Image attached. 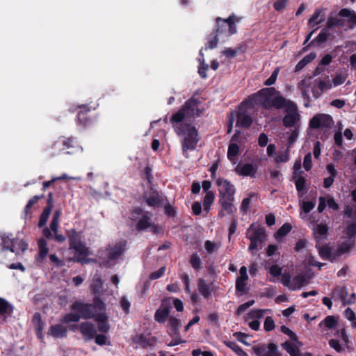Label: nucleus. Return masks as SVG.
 Instances as JSON below:
<instances>
[{
    "label": "nucleus",
    "mask_w": 356,
    "mask_h": 356,
    "mask_svg": "<svg viewBox=\"0 0 356 356\" xmlns=\"http://www.w3.org/2000/svg\"><path fill=\"white\" fill-rule=\"evenodd\" d=\"M339 15L342 17H348V28L353 29L356 26V13L348 8H342L339 12Z\"/></svg>",
    "instance_id": "obj_27"
},
{
    "label": "nucleus",
    "mask_w": 356,
    "mask_h": 356,
    "mask_svg": "<svg viewBox=\"0 0 356 356\" xmlns=\"http://www.w3.org/2000/svg\"><path fill=\"white\" fill-rule=\"evenodd\" d=\"M304 172H294L293 179L294 181L296 190L298 192H302L306 191V179L303 176Z\"/></svg>",
    "instance_id": "obj_26"
},
{
    "label": "nucleus",
    "mask_w": 356,
    "mask_h": 356,
    "mask_svg": "<svg viewBox=\"0 0 356 356\" xmlns=\"http://www.w3.org/2000/svg\"><path fill=\"white\" fill-rule=\"evenodd\" d=\"M232 350H234L238 356H248V354L243 350V349L234 342L226 343Z\"/></svg>",
    "instance_id": "obj_49"
},
{
    "label": "nucleus",
    "mask_w": 356,
    "mask_h": 356,
    "mask_svg": "<svg viewBox=\"0 0 356 356\" xmlns=\"http://www.w3.org/2000/svg\"><path fill=\"white\" fill-rule=\"evenodd\" d=\"M289 159V147L282 153H280L275 157V161L277 163H286Z\"/></svg>",
    "instance_id": "obj_51"
},
{
    "label": "nucleus",
    "mask_w": 356,
    "mask_h": 356,
    "mask_svg": "<svg viewBox=\"0 0 356 356\" xmlns=\"http://www.w3.org/2000/svg\"><path fill=\"white\" fill-rule=\"evenodd\" d=\"M316 248L318 249V254L323 259H328L330 261H336L337 259H334L335 252L334 250H332L328 246L321 245V243L316 244Z\"/></svg>",
    "instance_id": "obj_22"
},
{
    "label": "nucleus",
    "mask_w": 356,
    "mask_h": 356,
    "mask_svg": "<svg viewBox=\"0 0 356 356\" xmlns=\"http://www.w3.org/2000/svg\"><path fill=\"white\" fill-rule=\"evenodd\" d=\"M125 245V242L122 241L108 245L105 250H99L95 262H97L101 266L111 267L113 266L116 260L124 253Z\"/></svg>",
    "instance_id": "obj_4"
},
{
    "label": "nucleus",
    "mask_w": 356,
    "mask_h": 356,
    "mask_svg": "<svg viewBox=\"0 0 356 356\" xmlns=\"http://www.w3.org/2000/svg\"><path fill=\"white\" fill-rule=\"evenodd\" d=\"M106 289L104 286L102 278L96 275L90 284V293L94 296L93 302L90 304V318H94L101 331L106 332L109 328L108 316L106 314V306L102 296Z\"/></svg>",
    "instance_id": "obj_1"
},
{
    "label": "nucleus",
    "mask_w": 356,
    "mask_h": 356,
    "mask_svg": "<svg viewBox=\"0 0 356 356\" xmlns=\"http://www.w3.org/2000/svg\"><path fill=\"white\" fill-rule=\"evenodd\" d=\"M305 284V278L304 276L298 275L294 277L291 280V283L290 285V290L295 291L300 289L302 286Z\"/></svg>",
    "instance_id": "obj_35"
},
{
    "label": "nucleus",
    "mask_w": 356,
    "mask_h": 356,
    "mask_svg": "<svg viewBox=\"0 0 356 356\" xmlns=\"http://www.w3.org/2000/svg\"><path fill=\"white\" fill-rule=\"evenodd\" d=\"M316 56V53L311 52L301 59L296 65L295 72L301 71L307 64L311 63Z\"/></svg>",
    "instance_id": "obj_31"
},
{
    "label": "nucleus",
    "mask_w": 356,
    "mask_h": 356,
    "mask_svg": "<svg viewBox=\"0 0 356 356\" xmlns=\"http://www.w3.org/2000/svg\"><path fill=\"white\" fill-rule=\"evenodd\" d=\"M220 247V243H215L211 241H206L204 243V248L207 252L209 254L216 252Z\"/></svg>",
    "instance_id": "obj_44"
},
{
    "label": "nucleus",
    "mask_w": 356,
    "mask_h": 356,
    "mask_svg": "<svg viewBox=\"0 0 356 356\" xmlns=\"http://www.w3.org/2000/svg\"><path fill=\"white\" fill-rule=\"evenodd\" d=\"M270 309H254L248 313V318L257 320L262 318L266 312H270Z\"/></svg>",
    "instance_id": "obj_42"
},
{
    "label": "nucleus",
    "mask_w": 356,
    "mask_h": 356,
    "mask_svg": "<svg viewBox=\"0 0 356 356\" xmlns=\"http://www.w3.org/2000/svg\"><path fill=\"white\" fill-rule=\"evenodd\" d=\"M216 185L220 194V200H234L235 187L227 179L218 178L216 180Z\"/></svg>",
    "instance_id": "obj_12"
},
{
    "label": "nucleus",
    "mask_w": 356,
    "mask_h": 356,
    "mask_svg": "<svg viewBox=\"0 0 356 356\" xmlns=\"http://www.w3.org/2000/svg\"><path fill=\"white\" fill-rule=\"evenodd\" d=\"M252 349L257 356H282L277 345L274 343L255 346Z\"/></svg>",
    "instance_id": "obj_15"
},
{
    "label": "nucleus",
    "mask_w": 356,
    "mask_h": 356,
    "mask_svg": "<svg viewBox=\"0 0 356 356\" xmlns=\"http://www.w3.org/2000/svg\"><path fill=\"white\" fill-rule=\"evenodd\" d=\"M38 253L35 257V262L37 264H40L45 257L47 256L49 252V248L47 246V243L45 239L40 238L38 241Z\"/></svg>",
    "instance_id": "obj_21"
},
{
    "label": "nucleus",
    "mask_w": 356,
    "mask_h": 356,
    "mask_svg": "<svg viewBox=\"0 0 356 356\" xmlns=\"http://www.w3.org/2000/svg\"><path fill=\"white\" fill-rule=\"evenodd\" d=\"M280 330L282 333L287 334L292 341H296V338L298 337L292 330H291L286 326H285V325L281 326Z\"/></svg>",
    "instance_id": "obj_60"
},
{
    "label": "nucleus",
    "mask_w": 356,
    "mask_h": 356,
    "mask_svg": "<svg viewBox=\"0 0 356 356\" xmlns=\"http://www.w3.org/2000/svg\"><path fill=\"white\" fill-rule=\"evenodd\" d=\"M345 234L347 235L346 238H353L356 235V223L352 222L348 225L345 230Z\"/></svg>",
    "instance_id": "obj_52"
},
{
    "label": "nucleus",
    "mask_w": 356,
    "mask_h": 356,
    "mask_svg": "<svg viewBox=\"0 0 356 356\" xmlns=\"http://www.w3.org/2000/svg\"><path fill=\"white\" fill-rule=\"evenodd\" d=\"M313 235L316 243H321L327 236L328 227L324 224H318L312 228Z\"/></svg>",
    "instance_id": "obj_20"
},
{
    "label": "nucleus",
    "mask_w": 356,
    "mask_h": 356,
    "mask_svg": "<svg viewBox=\"0 0 356 356\" xmlns=\"http://www.w3.org/2000/svg\"><path fill=\"white\" fill-rule=\"evenodd\" d=\"M298 136V127H296L291 133L290 136L288 138V144L289 145H292L296 140H297Z\"/></svg>",
    "instance_id": "obj_63"
},
{
    "label": "nucleus",
    "mask_w": 356,
    "mask_h": 356,
    "mask_svg": "<svg viewBox=\"0 0 356 356\" xmlns=\"http://www.w3.org/2000/svg\"><path fill=\"white\" fill-rule=\"evenodd\" d=\"M236 170L241 175L250 176L252 177H254L257 172V168L250 163L238 165L236 168Z\"/></svg>",
    "instance_id": "obj_29"
},
{
    "label": "nucleus",
    "mask_w": 356,
    "mask_h": 356,
    "mask_svg": "<svg viewBox=\"0 0 356 356\" xmlns=\"http://www.w3.org/2000/svg\"><path fill=\"white\" fill-rule=\"evenodd\" d=\"M168 325L170 326L176 333L178 328L181 326V322L179 320L175 317H170L169 319Z\"/></svg>",
    "instance_id": "obj_62"
},
{
    "label": "nucleus",
    "mask_w": 356,
    "mask_h": 356,
    "mask_svg": "<svg viewBox=\"0 0 356 356\" xmlns=\"http://www.w3.org/2000/svg\"><path fill=\"white\" fill-rule=\"evenodd\" d=\"M252 107L248 105H243V102L238 108V111L236 114V126L248 129L251 127L253 122L252 118L250 113L245 108H251Z\"/></svg>",
    "instance_id": "obj_13"
},
{
    "label": "nucleus",
    "mask_w": 356,
    "mask_h": 356,
    "mask_svg": "<svg viewBox=\"0 0 356 356\" xmlns=\"http://www.w3.org/2000/svg\"><path fill=\"white\" fill-rule=\"evenodd\" d=\"M287 114L282 119L283 125L286 127H292L295 126L297 122L300 120V115L298 112V108L295 110H286Z\"/></svg>",
    "instance_id": "obj_19"
},
{
    "label": "nucleus",
    "mask_w": 356,
    "mask_h": 356,
    "mask_svg": "<svg viewBox=\"0 0 356 356\" xmlns=\"http://www.w3.org/2000/svg\"><path fill=\"white\" fill-rule=\"evenodd\" d=\"M338 317L327 316L319 323V326L324 325L327 329H333L337 326Z\"/></svg>",
    "instance_id": "obj_36"
},
{
    "label": "nucleus",
    "mask_w": 356,
    "mask_h": 356,
    "mask_svg": "<svg viewBox=\"0 0 356 356\" xmlns=\"http://www.w3.org/2000/svg\"><path fill=\"white\" fill-rule=\"evenodd\" d=\"M246 236L250 241L248 249L253 254L254 250L261 248V244L266 238L264 228L259 225L252 224L247 230Z\"/></svg>",
    "instance_id": "obj_9"
},
{
    "label": "nucleus",
    "mask_w": 356,
    "mask_h": 356,
    "mask_svg": "<svg viewBox=\"0 0 356 356\" xmlns=\"http://www.w3.org/2000/svg\"><path fill=\"white\" fill-rule=\"evenodd\" d=\"M131 218L136 222V227L138 231L150 229L154 233H158L161 230V227L152 222L150 214L140 209H134L131 212Z\"/></svg>",
    "instance_id": "obj_8"
},
{
    "label": "nucleus",
    "mask_w": 356,
    "mask_h": 356,
    "mask_svg": "<svg viewBox=\"0 0 356 356\" xmlns=\"http://www.w3.org/2000/svg\"><path fill=\"white\" fill-rule=\"evenodd\" d=\"M152 172V168L148 165H146L144 169V171H143V177L144 179H146L149 184L152 182V180L153 179Z\"/></svg>",
    "instance_id": "obj_61"
},
{
    "label": "nucleus",
    "mask_w": 356,
    "mask_h": 356,
    "mask_svg": "<svg viewBox=\"0 0 356 356\" xmlns=\"http://www.w3.org/2000/svg\"><path fill=\"white\" fill-rule=\"evenodd\" d=\"M303 212L300 213V216L302 219L307 220V213L314 207L313 202H302L301 206Z\"/></svg>",
    "instance_id": "obj_39"
},
{
    "label": "nucleus",
    "mask_w": 356,
    "mask_h": 356,
    "mask_svg": "<svg viewBox=\"0 0 356 356\" xmlns=\"http://www.w3.org/2000/svg\"><path fill=\"white\" fill-rule=\"evenodd\" d=\"M80 332L83 334V338L86 341L89 340V323H83L79 327Z\"/></svg>",
    "instance_id": "obj_57"
},
{
    "label": "nucleus",
    "mask_w": 356,
    "mask_h": 356,
    "mask_svg": "<svg viewBox=\"0 0 356 356\" xmlns=\"http://www.w3.org/2000/svg\"><path fill=\"white\" fill-rule=\"evenodd\" d=\"M279 92L275 88H264L254 93L243 101V105H248L253 107L255 105H261L266 109H270V104L272 97Z\"/></svg>",
    "instance_id": "obj_5"
},
{
    "label": "nucleus",
    "mask_w": 356,
    "mask_h": 356,
    "mask_svg": "<svg viewBox=\"0 0 356 356\" xmlns=\"http://www.w3.org/2000/svg\"><path fill=\"white\" fill-rule=\"evenodd\" d=\"M303 167L306 171H309L312 167V154H307L304 157Z\"/></svg>",
    "instance_id": "obj_56"
},
{
    "label": "nucleus",
    "mask_w": 356,
    "mask_h": 356,
    "mask_svg": "<svg viewBox=\"0 0 356 356\" xmlns=\"http://www.w3.org/2000/svg\"><path fill=\"white\" fill-rule=\"evenodd\" d=\"M77 178L73 177H69L67 174H63L60 177H54L51 180L49 181L44 182L43 187L44 188H48L52 183L58 180H63V179H76Z\"/></svg>",
    "instance_id": "obj_45"
},
{
    "label": "nucleus",
    "mask_w": 356,
    "mask_h": 356,
    "mask_svg": "<svg viewBox=\"0 0 356 356\" xmlns=\"http://www.w3.org/2000/svg\"><path fill=\"white\" fill-rule=\"evenodd\" d=\"M70 249L75 251L76 254V260L83 262L87 255V249L80 241L77 236L73 235L70 238Z\"/></svg>",
    "instance_id": "obj_16"
},
{
    "label": "nucleus",
    "mask_w": 356,
    "mask_h": 356,
    "mask_svg": "<svg viewBox=\"0 0 356 356\" xmlns=\"http://www.w3.org/2000/svg\"><path fill=\"white\" fill-rule=\"evenodd\" d=\"M330 347L334 348L337 352L341 353L343 350V348L340 344L339 341L335 339H331L329 341Z\"/></svg>",
    "instance_id": "obj_64"
},
{
    "label": "nucleus",
    "mask_w": 356,
    "mask_h": 356,
    "mask_svg": "<svg viewBox=\"0 0 356 356\" xmlns=\"http://www.w3.org/2000/svg\"><path fill=\"white\" fill-rule=\"evenodd\" d=\"M279 71H280V69L278 67L275 68V70L271 74V75L270 76V77L264 81V85L266 86H270L273 85L277 80V76L279 74Z\"/></svg>",
    "instance_id": "obj_50"
},
{
    "label": "nucleus",
    "mask_w": 356,
    "mask_h": 356,
    "mask_svg": "<svg viewBox=\"0 0 356 356\" xmlns=\"http://www.w3.org/2000/svg\"><path fill=\"white\" fill-rule=\"evenodd\" d=\"M92 319L94 321V325H92V326L90 325V339H95V342L98 345H104L108 340L106 333L109 329L106 332L101 331L99 329L97 322L94 318Z\"/></svg>",
    "instance_id": "obj_18"
},
{
    "label": "nucleus",
    "mask_w": 356,
    "mask_h": 356,
    "mask_svg": "<svg viewBox=\"0 0 356 356\" xmlns=\"http://www.w3.org/2000/svg\"><path fill=\"white\" fill-rule=\"evenodd\" d=\"M329 31H330V29L327 28V26H326L325 28L323 29L321 31L319 34L315 38V39L312 41V42H316L318 43L325 42L328 40V38L330 35Z\"/></svg>",
    "instance_id": "obj_37"
},
{
    "label": "nucleus",
    "mask_w": 356,
    "mask_h": 356,
    "mask_svg": "<svg viewBox=\"0 0 356 356\" xmlns=\"http://www.w3.org/2000/svg\"><path fill=\"white\" fill-rule=\"evenodd\" d=\"M246 281H243L239 279H236V290L241 293H245L246 291Z\"/></svg>",
    "instance_id": "obj_59"
},
{
    "label": "nucleus",
    "mask_w": 356,
    "mask_h": 356,
    "mask_svg": "<svg viewBox=\"0 0 356 356\" xmlns=\"http://www.w3.org/2000/svg\"><path fill=\"white\" fill-rule=\"evenodd\" d=\"M355 202L356 203V202ZM345 214L349 218L356 217V204L353 205H346L345 209Z\"/></svg>",
    "instance_id": "obj_54"
},
{
    "label": "nucleus",
    "mask_w": 356,
    "mask_h": 356,
    "mask_svg": "<svg viewBox=\"0 0 356 356\" xmlns=\"http://www.w3.org/2000/svg\"><path fill=\"white\" fill-rule=\"evenodd\" d=\"M325 8L316 9L313 15L309 18L308 24L310 26H314L323 22L325 20Z\"/></svg>",
    "instance_id": "obj_25"
},
{
    "label": "nucleus",
    "mask_w": 356,
    "mask_h": 356,
    "mask_svg": "<svg viewBox=\"0 0 356 356\" xmlns=\"http://www.w3.org/2000/svg\"><path fill=\"white\" fill-rule=\"evenodd\" d=\"M292 229L289 223H284L277 231V238L283 237L286 236Z\"/></svg>",
    "instance_id": "obj_46"
},
{
    "label": "nucleus",
    "mask_w": 356,
    "mask_h": 356,
    "mask_svg": "<svg viewBox=\"0 0 356 356\" xmlns=\"http://www.w3.org/2000/svg\"><path fill=\"white\" fill-rule=\"evenodd\" d=\"M52 206H49L44 209L38 222V226L40 227H42L45 225V224L47 222V220L49 218V216L50 215V213L51 211Z\"/></svg>",
    "instance_id": "obj_41"
},
{
    "label": "nucleus",
    "mask_w": 356,
    "mask_h": 356,
    "mask_svg": "<svg viewBox=\"0 0 356 356\" xmlns=\"http://www.w3.org/2000/svg\"><path fill=\"white\" fill-rule=\"evenodd\" d=\"M347 294L348 292L346 287L337 286L332 289V298H334L335 296H337L343 301V305H346V298Z\"/></svg>",
    "instance_id": "obj_33"
},
{
    "label": "nucleus",
    "mask_w": 356,
    "mask_h": 356,
    "mask_svg": "<svg viewBox=\"0 0 356 356\" xmlns=\"http://www.w3.org/2000/svg\"><path fill=\"white\" fill-rule=\"evenodd\" d=\"M344 26V20L337 17V16L330 15L327 19V28L332 29L334 27H343Z\"/></svg>",
    "instance_id": "obj_34"
},
{
    "label": "nucleus",
    "mask_w": 356,
    "mask_h": 356,
    "mask_svg": "<svg viewBox=\"0 0 356 356\" xmlns=\"http://www.w3.org/2000/svg\"><path fill=\"white\" fill-rule=\"evenodd\" d=\"M344 314L345 317L352 322V327H356V316L355 312L348 307L345 310Z\"/></svg>",
    "instance_id": "obj_48"
},
{
    "label": "nucleus",
    "mask_w": 356,
    "mask_h": 356,
    "mask_svg": "<svg viewBox=\"0 0 356 356\" xmlns=\"http://www.w3.org/2000/svg\"><path fill=\"white\" fill-rule=\"evenodd\" d=\"M88 119V111L87 108H84L83 110H81L77 115V121L78 123L83 127H86Z\"/></svg>",
    "instance_id": "obj_38"
},
{
    "label": "nucleus",
    "mask_w": 356,
    "mask_h": 356,
    "mask_svg": "<svg viewBox=\"0 0 356 356\" xmlns=\"http://www.w3.org/2000/svg\"><path fill=\"white\" fill-rule=\"evenodd\" d=\"M66 327L61 324L51 325L48 331V334L55 338H63L67 335Z\"/></svg>",
    "instance_id": "obj_28"
},
{
    "label": "nucleus",
    "mask_w": 356,
    "mask_h": 356,
    "mask_svg": "<svg viewBox=\"0 0 356 356\" xmlns=\"http://www.w3.org/2000/svg\"><path fill=\"white\" fill-rule=\"evenodd\" d=\"M288 0H277L274 2L273 8L277 12H282L286 8Z\"/></svg>",
    "instance_id": "obj_55"
},
{
    "label": "nucleus",
    "mask_w": 356,
    "mask_h": 356,
    "mask_svg": "<svg viewBox=\"0 0 356 356\" xmlns=\"http://www.w3.org/2000/svg\"><path fill=\"white\" fill-rule=\"evenodd\" d=\"M175 133L178 136L183 137L181 140L182 153L185 158H188V151L194 150L200 140L198 131L191 124L185 123L180 124L179 127H176Z\"/></svg>",
    "instance_id": "obj_2"
},
{
    "label": "nucleus",
    "mask_w": 356,
    "mask_h": 356,
    "mask_svg": "<svg viewBox=\"0 0 356 356\" xmlns=\"http://www.w3.org/2000/svg\"><path fill=\"white\" fill-rule=\"evenodd\" d=\"M169 309L163 307V305L160 307L155 312L154 319L160 323H163L167 320L169 316Z\"/></svg>",
    "instance_id": "obj_30"
},
{
    "label": "nucleus",
    "mask_w": 356,
    "mask_h": 356,
    "mask_svg": "<svg viewBox=\"0 0 356 356\" xmlns=\"http://www.w3.org/2000/svg\"><path fill=\"white\" fill-rule=\"evenodd\" d=\"M190 264L193 268L199 270L202 268V262L200 257L197 254H193L191 257Z\"/></svg>",
    "instance_id": "obj_47"
},
{
    "label": "nucleus",
    "mask_w": 356,
    "mask_h": 356,
    "mask_svg": "<svg viewBox=\"0 0 356 356\" xmlns=\"http://www.w3.org/2000/svg\"><path fill=\"white\" fill-rule=\"evenodd\" d=\"M197 289L199 292L204 297L209 298L211 294V288L207 284L205 280L200 279L197 281Z\"/></svg>",
    "instance_id": "obj_32"
},
{
    "label": "nucleus",
    "mask_w": 356,
    "mask_h": 356,
    "mask_svg": "<svg viewBox=\"0 0 356 356\" xmlns=\"http://www.w3.org/2000/svg\"><path fill=\"white\" fill-rule=\"evenodd\" d=\"M13 306L5 299L0 298V324L5 322L13 312Z\"/></svg>",
    "instance_id": "obj_23"
},
{
    "label": "nucleus",
    "mask_w": 356,
    "mask_h": 356,
    "mask_svg": "<svg viewBox=\"0 0 356 356\" xmlns=\"http://www.w3.org/2000/svg\"><path fill=\"white\" fill-rule=\"evenodd\" d=\"M275 108L277 109L285 108V111H293L296 109V104L293 102L289 99H286L284 97L279 95L277 96L272 97L270 104V108Z\"/></svg>",
    "instance_id": "obj_17"
},
{
    "label": "nucleus",
    "mask_w": 356,
    "mask_h": 356,
    "mask_svg": "<svg viewBox=\"0 0 356 356\" xmlns=\"http://www.w3.org/2000/svg\"><path fill=\"white\" fill-rule=\"evenodd\" d=\"M239 146L234 143H232L229 145L228 150H227V158L229 160H232L233 158L236 157L239 154Z\"/></svg>",
    "instance_id": "obj_40"
},
{
    "label": "nucleus",
    "mask_w": 356,
    "mask_h": 356,
    "mask_svg": "<svg viewBox=\"0 0 356 356\" xmlns=\"http://www.w3.org/2000/svg\"><path fill=\"white\" fill-rule=\"evenodd\" d=\"M334 124L332 117L329 114L318 113L314 115L309 122V127L312 129H322L327 131Z\"/></svg>",
    "instance_id": "obj_11"
},
{
    "label": "nucleus",
    "mask_w": 356,
    "mask_h": 356,
    "mask_svg": "<svg viewBox=\"0 0 356 356\" xmlns=\"http://www.w3.org/2000/svg\"><path fill=\"white\" fill-rule=\"evenodd\" d=\"M72 312L65 314L61 322L69 323L71 322H78L81 318H89V305L81 301L75 302L72 306Z\"/></svg>",
    "instance_id": "obj_10"
},
{
    "label": "nucleus",
    "mask_w": 356,
    "mask_h": 356,
    "mask_svg": "<svg viewBox=\"0 0 356 356\" xmlns=\"http://www.w3.org/2000/svg\"><path fill=\"white\" fill-rule=\"evenodd\" d=\"M0 237L3 247L0 254L3 256L6 255V250H10V252L19 255L24 253L28 248L26 242L22 239L13 238L11 234L0 233Z\"/></svg>",
    "instance_id": "obj_7"
},
{
    "label": "nucleus",
    "mask_w": 356,
    "mask_h": 356,
    "mask_svg": "<svg viewBox=\"0 0 356 356\" xmlns=\"http://www.w3.org/2000/svg\"><path fill=\"white\" fill-rule=\"evenodd\" d=\"M240 18L234 13L228 18L222 19L220 17L216 18V29L213 31L220 37L228 38L237 32L236 22H239Z\"/></svg>",
    "instance_id": "obj_6"
},
{
    "label": "nucleus",
    "mask_w": 356,
    "mask_h": 356,
    "mask_svg": "<svg viewBox=\"0 0 356 356\" xmlns=\"http://www.w3.org/2000/svg\"><path fill=\"white\" fill-rule=\"evenodd\" d=\"M282 347L289 354H297L300 351V347L302 346V342L296 338V341H286L281 344Z\"/></svg>",
    "instance_id": "obj_24"
},
{
    "label": "nucleus",
    "mask_w": 356,
    "mask_h": 356,
    "mask_svg": "<svg viewBox=\"0 0 356 356\" xmlns=\"http://www.w3.org/2000/svg\"><path fill=\"white\" fill-rule=\"evenodd\" d=\"M334 143L337 146H338L339 148H341L343 150L345 149V147L343 145V136H342V133L341 131H337L334 134Z\"/></svg>",
    "instance_id": "obj_53"
},
{
    "label": "nucleus",
    "mask_w": 356,
    "mask_h": 356,
    "mask_svg": "<svg viewBox=\"0 0 356 356\" xmlns=\"http://www.w3.org/2000/svg\"><path fill=\"white\" fill-rule=\"evenodd\" d=\"M211 38L208 41L207 44L205 45V49H214L217 47L218 42L219 41V35H217L215 32H212L210 35Z\"/></svg>",
    "instance_id": "obj_43"
},
{
    "label": "nucleus",
    "mask_w": 356,
    "mask_h": 356,
    "mask_svg": "<svg viewBox=\"0 0 356 356\" xmlns=\"http://www.w3.org/2000/svg\"><path fill=\"white\" fill-rule=\"evenodd\" d=\"M355 245V240L350 238H342L338 241L336 248L334 249L335 254L333 256L334 259H337V261L343 255H346V257L349 254L352 248Z\"/></svg>",
    "instance_id": "obj_14"
},
{
    "label": "nucleus",
    "mask_w": 356,
    "mask_h": 356,
    "mask_svg": "<svg viewBox=\"0 0 356 356\" xmlns=\"http://www.w3.org/2000/svg\"><path fill=\"white\" fill-rule=\"evenodd\" d=\"M264 330L268 332L271 331L274 329L275 323H274L273 319L271 317L268 316L266 318L264 324Z\"/></svg>",
    "instance_id": "obj_58"
},
{
    "label": "nucleus",
    "mask_w": 356,
    "mask_h": 356,
    "mask_svg": "<svg viewBox=\"0 0 356 356\" xmlns=\"http://www.w3.org/2000/svg\"><path fill=\"white\" fill-rule=\"evenodd\" d=\"M200 101L195 98L194 96L188 99L184 104L172 115L170 119V122L172 124L174 130L176 127H179L180 124H183L185 119H191L196 115H200V111L198 108Z\"/></svg>",
    "instance_id": "obj_3"
}]
</instances>
